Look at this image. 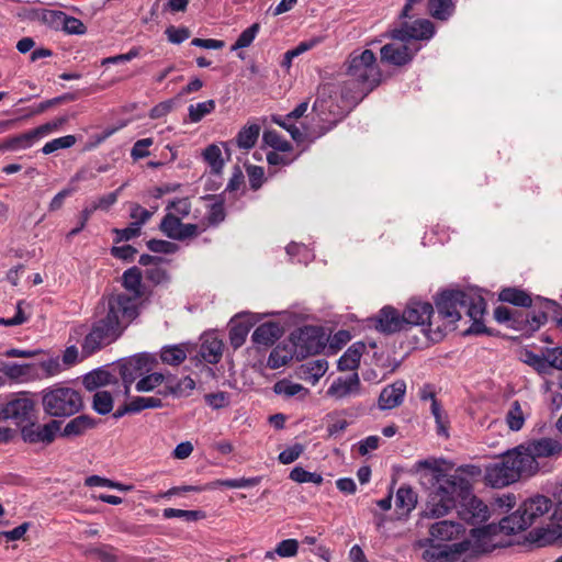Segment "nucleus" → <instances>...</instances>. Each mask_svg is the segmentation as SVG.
I'll return each instance as SVG.
<instances>
[{
	"mask_svg": "<svg viewBox=\"0 0 562 562\" xmlns=\"http://www.w3.org/2000/svg\"><path fill=\"white\" fill-rule=\"evenodd\" d=\"M551 506V499L543 495L526 499L514 513L501 520V530L507 536L525 531L543 517Z\"/></svg>",
	"mask_w": 562,
	"mask_h": 562,
	"instance_id": "nucleus-7",
	"label": "nucleus"
},
{
	"mask_svg": "<svg viewBox=\"0 0 562 562\" xmlns=\"http://www.w3.org/2000/svg\"><path fill=\"white\" fill-rule=\"evenodd\" d=\"M528 539L531 542L538 543L540 547H562V527L560 525H552L548 527L535 528L529 532Z\"/></svg>",
	"mask_w": 562,
	"mask_h": 562,
	"instance_id": "nucleus-27",
	"label": "nucleus"
},
{
	"mask_svg": "<svg viewBox=\"0 0 562 562\" xmlns=\"http://www.w3.org/2000/svg\"><path fill=\"white\" fill-rule=\"evenodd\" d=\"M435 34L434 23L429 20H416L409 24L403 22L400 27H395L389 32V37L401 42L409 40H429Z\"/></svg>",
	"mask_w": 562,
	"mask_h": 562,
	"instance_id": "nucleus-17",
	"label": "nucleus"
},
{
	"mask_svg": "<svg viewBox=\"0 0 562 562\" xmlns=\"http://www.w3.org/2000/svg\"><path fill=\"white\" fill-rule=\"evenodd\" d=\"M290 479L297 483L322 484L323 476L316 472H308L302 467H295L290 472Z\"/></svg>",
	"mask_w": 562,
	"mask_h": 562,
	"instance_id": "nucleus-54",
	"label": "nucleus"
},
{
	"mask_svg": "<svg viewBox=\"0 0 562 562\" xmlns=\"http://www.w3.org/2000/svg\"><path fill=\"white\" fill-rule=\"evenodd\" d=\"M113 404V396L109 391H97L92 396V409L99 415L110 414Z\"/></svg>",
	"mask_w": 562,
	"mask_h": 562,
	"instance_id": "nucleus-41",
	"label": "nucleus"
},
{
	"mask_svg": "<svg viewBox=\"0 0 562 562\" xmlns=\"http://www.w3.org/2000/svg\"><path fill=\"white\" fill-rule=\"evenodd\" d=\"M41 395L43 411L53 419L75 416L85 408L81 392L61 383L44 389Z\"/></svg>",
	"mask_w": 562,
	"mask_h": 562,
	"instance_id": "nucleus-5",
	"label": "nucleus"
},
{
	"mask_svg": "<svg viewBox=\"0 0 562 562\" xmlns=\"http://www.w3.org/2000/svg\"><path fill=\"white\" fill-rule=\"evenodd\" d=\"M366 350V345L361 341L351 345L338 359L337 368L339 371H352L360 364V359Z\"/></svg>",
	"mask_w": 562,
	"mask_h": 562,
	"instance_id": "nucleus-30",
	"label": "nucleus"
},
{
	"mask_svg": "<svg viewBox=\"0 0 562 562\" xmlns=\"http://www.w3.org/2000/svg\"><path fill=\"white\" fill-rule=\"evenodd\" d=\"M414 469L417 472L427 470L437 484L427 503V514L430 517L439 518L457 508L459 518L469 525H481L488 520V506L472 493L471 482L462 475H479V467L463 465L453 474H447L436 459H425L417 461Z\"/></svg>",
	"mask_w": 562,
	"mask_h": 562,
	"instance_id": "nucleus-2",
	"label": "nucleus"
},
{
	"mask_svg": "<svg viewBox=\"0 0 562 562\" xmlns=\"http://www.w3.org/2000/svg\"><path fill=\"white\" fill-rule=\"evenodd\" d=\"M162 516L166 519L183 518L187 521H198V520L204 519L206 517V514L203 510L165 508L162 510Z\"/></svg>",
	"mask_w": 562,
	"mask_h": 562,
	"instance_id": "nucleus-48",
	"label": "nucleus"
},
{
	"mask_svg": "<svg viewBox=\"0 0 562 562\" xmlns=\"http://www.w3.org/2000/svg\"><path fill=\"white\" fill-rule=\"evenodd\" d=\"M165 380L161 373L154 372L143 375V378L136 383V390L138 392H149L156 386L160 385Z\"/></svg>",
	"mask_w": 562,
	"mask_h": 562,
	"instance_id": "nucleus-59",
	"label": "nucleus"
},
{
	"mask_svg": "<svg viewBox=\"0 0 562 562\" xmlns=\"http://www.w3.org/2000/svg\"><path fill=\"white\" fill-rule=\"evenodd\" d=\"M427 9L429 14L439 21H447L456 11L452 0H428Z\"/></svg>",
	"mask_w": 562,
	"mask_h": 562,
	"instance_id": "nucleus-37",
	"label": "nucleus"
},
{
	"mask_svg": "<svg viewBox=\"0 0 562 562\" xmlns=\"http://www.w3.org/2000/svg\"><path fill=\"white\" fill-rule=\"evenodd\" d=\"M187 358V351L183 345L165 346L160 351V359L164 363L179 366Z\"/></svg>",
	"mask_w": 562,
	"mask_h": 562,
	"instance_id": "nucleus-39",
	"label": "nucleus"
},
{
	"mask_svg": "<svg viewBox=\"0 0 562 562\" xmlns=\"http://www.w3.org/2000/svg\"><path fill=\"white\" fill-rule=\"evenodd\" d=\"M224 345L221 339L212 337L205 339L199 350V356L202 360L210 364H216L221 361L223 355Z\"/></svg>",
	"mask_w": 562,
	"mask_h": 562,
	"instance_id": "nucleus-34",
	"label": "nucleus"
},
{
	"mask_svg": "<svg viewBox=\"0 0 562 562\" xmlns=\"http://www.w3.org/2000/svg\"><path fill=\"white\" fill-rule=\"evenodd\" d=\"M347 80L342 82L345 98L352 103L361 102L382 81V72L371 49L353 52L346 61Z\"/></svg>",
	"mask_w": 562,
	"mask_h": 562,
	"instance_id": "nucleus-3",
	"label": "nucleus"
},
{
	"mask_svg": "<svg viewBox=\"0 0 562 562\" xmlns=\"http://www.w3.org/2000/svg\"><path fill=\"white\" fill-rule=\"evenodd\" d=\"M525 363L532 367L539 373H548V364L546 362V356L537 355L533 351L525 350L521 353Z\"/></svg>",
	"mask_w": 562,
	"mask_h": 562,
	"instance_id": "nucleus-60",
	"label": "nucleus"
},
{
	"mask_svg": "<svg viewBox=\"0 0 562 562\" xmlns=\"http://www.w3.org/2000/svg\"><path fill=\"white\" fill-rule=\"evenodd\" d=\"M60 425L61 423L57 419H50L44 425L31 420L29 424L22 426L21 436L27 443H43L48 446L60 431Z\"/></svg>",
	"mask_w": 562,
	"mask_h": 562,
	"instance_id": "nucleus-16",
	"label": "nucleus"
},
{
	"mask_svg": "<svg viewBox=\"0 0 562 562\" xmlns=\"http://www.w3.org/2000/svg\"><path fill=\"white\" fill-rule=\"evenodd\" d=\"M101 423L100 419L91 417L87 414L78 415L71 418L60 430L59 435L64 438H76L87 434V431L94 429Z\"/></svg>",
	"mask_w": 562,
	"mask_h": 562,
	"instance_id": "nucleus-26",
	"label": "nucleus"
},
{
	"mask_svg": "<svg viewBox=\"0 0 562 562\" xmlns=\"http://www.w3.org/2000/svg\"><path fill=\"white\" fill-rule=\"evenodd\" d=\"M259 483L258 477H239L228 480H216L206 485V488L227 487V488H245L251 487Z\"/></svg>",
	"mask_w": 562,
	"mask_h": 562,
	"instance_id": "nucleus-44",
	"label": "nucleus"
},
{
	"mask_svg": "<svg viewBox=\"0 0 562 562\" xmlns=\"http://www.w3.org/2000/svg\"><path fill=\"white\" fill-rule=\"evenodd\" d=\"M406 44L389 43L381 47V61L393 66H405L412 61L415 55Z\"/></svg>",
	"mask_w": 562,
	"mask_h": 562,
	"instance_id": "nucleus-23",
	"label": "nucleus"
},
{
	"mask_svg": "<svg viewBox=\"0 0 562 562\" xmlns=\"http://www.w3.org/2000/svg\"><path fill=\"white\" fill-rule=\"evenodd\" d=\"M203 157L214 173H220L222 171L224 160L222 158V151L217 145H209L203 151Z\"/></svg>",
	"mask_w": 562,
	"mask_h": 562,
	"instance_id": "nucleus-51",
	"label": "nucleus"
},
{
	"mask_svg": "<svg viewBox=\"0 0 562 562\" xmlns=\"http://www.w3.org/2000/svg\"><path fill=\"white\" fill-rule=\"evenodd\" d=\"M498 300L519 307H531L533 305V300L529 293L512 286L504 288L498 294Z\"/></svg>",
	"mask_w": 562,
	"mask_h": 562,
	"instance_id": "nucleus-33",
	"label": "nucleus"
},
{
	"mask_svg": "<svg viewBox=\"0 0 562 562\" xmlns=\"http://www.w3.org/2000/svg\"><path fill=\"white\" fill-rule=\"evenodd\" d=\"M306 380L318 381L327 371L328 362L325 359L310 361L301 367Z\"/></svg>",
	"mask_w": 562,
	"mask_h": 562,
	"instance_id": "nucleus-43",
	"label": "nucleus"
},
{
	"mask_svg": "<svg viewBox=\"0 0 562 562\" xmlns=\"http://www.w3.org/2000/svg\"><path fill=\"white\" fill-rule=\"evenodd\" d=\"M283 333L284 330L279 323L266 322L254 330L251 340L258 349H266L273 346L282 337Z\"/></svg>",
	"mask_w": 562,
	"mask_h": 562,
	"instance_id": "nucleus-24",
	"label": "nucleus"
},
{
	"mask_svg": "<svg viewBox=\"0 0 562 562\" xmlns=\"http://www.w3.org/2000/svg\"><path fill=\"white\" fill-rule=\"evenodd\" d=\"M374 322L375 328L387 335L408 329L403 313H400L398 310L390 305L380 310L374 317Z\"/></svg>",
	"mask_w": 562,
	"mask_h": 562,
	"instance_id": "nucleus-20",
	"label": "nucleus"
},
{
	"mask_svg": "<svg viewBox=\"0 0 562 562\" xmlns=\"http://www.w3.org/2000/svg\"><path fill=\"white\" fill-rule=\"evenodd\" d=\"M480 294L473 290H443L435 297V305L438 317L454 325L461 319V308H470L474 303V297Z\"/></svg>",
	"mask_w": 562,
	"mask_h": 562,
	"instance_id": "nucleus-8",
	"label": "nucleus"
},
{
	"mask_svg": "<svg viewBox=\"0 0 562 562\" xmlns=\"http://www.w3.org/2000/svg\"><path fill=\"white\" fill-rule=\"evenodd\" d=\"M321 42H322L321 37H315V38H312V40H308V41L301 42L295 48L290 49V50H288L284 54L282 66H288L289 67L291 65V61H292V59L294 57H297L302 53L312 49L313 47H315Z\"/></svg>",
	"mask_w": 562,
	"mask_h": 562,
	"instance_id": "nucleus-55",
	"label": "nucleus"
},
{
	"mask_svg": "<svg viewBox=\"0 0 562 562\" xmlns=\"http://www.w3.org/2000/svg\"><path fill=\"white\" fill-rule=\"evenodd\" d=\"M121 279L128 294L115 292L101 297L90 330L81 344L86 357L116 341L139 315V304L146 294L140 269L133 266L123 272Z\"/></svg>",
	"mask_w": 562,
	"mask_h": 562,
	"instance_id": "nucleus-1",
	"label": "nucleus"
},
{
	"mask_svg": "<svg viewBox=\"0 0 562 562\" xmlns=\"http://www.w3.org/2000/svg\"><path fill=\"white\" fill-rule=\"evenodd\" d=\"M216 108L215 101L210 99L196 104H191L188 109L189 119L192 123L200 122L205 115L212 113Z\"/></svg>",
	"mask_w": 562,
	"mask_h": 562,
	"instance_id": "nucleus-49",
	"label": "nucleus"
},
{
	"mask_svg": "<svg viewBox=\"0 0 562 562\" xmlns=\"http://www.w3.org/2000/svg\"><path fill=\"white\" fill-rule=\"evenodd\" d=\"M156 363V358L147 352L137 353L120 360L117 362V369L123 380L125 392L127 393L130 391L131 384L137 378L150 372Z\"/></svg>",
	"mask_w": 562,
	"mask_h": 562,
	"instance_id": "nucleus-11",
	"label": "nucleus"
},
{
	"mask_svg": "<svg viewBox=\"0 0 562 562\" xmlns=\"http://www.w3.org/2000/svg\"><path fill=\"white\" fill-rule=\"evenodd\" d=\"M434 312L431 303L412 299L402 313L408 329L413 326H426L429 331L434 330L442 334L443 329L439 325L432 328L435 325Z\"/></svg>",
	"mask_w": 562,
	"mask_h": 562,
	"instance_id": "nucleus-13",
	"label": "nucleus"
},
{
	"mask_svg": "<svg viewBox=\"0 0 562 562\" xmlns=\"http://www.w3.org/2000/svg\"><path fill=\"white\" fill-rule=\"evenodd\" d=\"M289 344L294 350L297 360L317 355L325 348L323 329L318 326L301 327L291 333Z\"/></svg>",
	"mask_w": 562,
	"mask_h": 562,
	"instance_id": "nucleus-9",
	"label": "nucleus"
},
{
	"mask_svg": "<svg viewBox=\"0 0 562 562\" xmlns=\"http://www.w3.org/2000/svg\"><path fill=\"white\" fill-rule=\"evenodd\" d=\"M465 533L462 524L453 520H440L432 524L429 528L430 542H449L459 539Z\"/></svg>",
	"mask_w": 562,
	"mask_h": 562,
	"instance_id": "nucleus-21",
	"label": "nucleus"
},
{
	"mask_svg": "<svg viewBox=\"0 0 562 562\" xmlns=\"http://www.w3.org/2000/svg\"><path fill=\"white\" fill-rule=\"evenodd\" d=\"M260 126L258 124H250L244 126L236 136V145L243 149L252 148L259 137Z\"/></svg>",
	"mask_w": 562,
	"mask_h": 562,
	"instance_id": "nucleus-38",
	"label": "nucleus"
},
{
	"mask_svg": "<svg viewBox=\"0 0 562 562\" xmlns=\"http://www.w3.org/2000/svg\"><path fill=\"white\" fill-rule=\"evenodd\" d=\"M360 389V379L357 372L348 376L337 378L328 387L327 394L338 400L344 398L350 394H356Z\"/></svg>",
	"mask_w": 562,
	"mask_h": 562,
	"instance_id": "nucleus-28",
	"label": "nucleus"
},
{
	"mask_svg": "<svg viewBox=\"0 0 562 562\" xmlns=\"http://www.w3.org/2000/svg\"><path fill=\"white\" fill-rule=\"evenodd\" d=\"M521 452L522 458H532L531 473L536 474L539 470L538 458H550L559 454L561 450V443L552 438H540L530 440L524 445L517 447Z\"/></svg>",
	"mask_w": 562,
	"mask_h": 562,
	"instance_id": "nucleus-14",
	"label": "nucleus"
},
{
	"mask_svg": "<svg viewBox=\"0 0 562 562\" xmlns=\"http://www.w3.org/2000/svg\"><path fill=\"white\" fill-rule=\"evenodd\" d=\"M146 245L150 251L158 254H175L179 248L175 243L156 238L149 239Z\"/></svg>",
	"mask_w": 562,
	"mask_h": 562,
	"instance_id": "nucleus-64",
	"label": "nucleus"
},
{
	"mask_svg": "<svg viewBox=\"0 0 562 562\" xmlns=\"http://www.w3.org/2000/svg\"><path fill=\"white\" fill-rule=\"evenodd\" d=\"M119 550L111 544H89L85 548L83 554L99 562H120Z\"/></svg>",
	"mask_w": 562,
	"mask_h": 562,
	"instance_id": "nucleus-32",
	"label": "nucleus"
},
{
	"mask_svg": "<svg viewBox=\"0 0 562 562\" xmlns=\"http://www.w3.org/2000/svg\"><path fill=\"white\" fill-rule=\"evenodd\" d=\"M76 140L77 139L74 135H66L63 137L52 139L43 146L42 153L45 155H49L58 149L70 148L76 144Z\"/></svg>",
	"mask_w": 562,
	"mask_h": 562,
	"instance_id": "nucleus-56",
	"label": "nucleus"
},
{
	"mask_svg": "<svg viewBox=\"0 0 562 562\" xmlns=\"http://www.w3.org/2000/svg\"><path fill=\"white\" fill-rule=\"evenodd\" d=\"M292 120L293 119H286V115H272V122L288 131L292 139L297 144L303 143L304 140H308L310 143H314L316 140L312 139V136L310 135L313 127L304 126V131H301L295 124L291 123Z\"/></svg>",
	"mask_w": 562,
	"mask_h": 562,
	"instance_id": "nucleus-31",
	"label": "nucleus"
},
{
	"mask_svg": "<svg viewBox=\"0 0 562 562\" xmlns=\"http://www.w3.org/2000/svg\"><path fill=\"white\" fill-rule=\"evenodd\" d=\"M195 387V382L190 376H184L182 379L177 378H167L164 390H160L158 393L161 395H172L176 397L189 396L191 392Z\"/></svg>",
	"mask_w": 562,
	"mask_h": 562,
	"instance_id": "nucleus-29",
	"label": "nucleus"
},
{
	"mask_svg": "<svg viewBox=\"0 0 562 562\" xmlns=\"http://www.w3.org/2000/svg\"><path fill=\"white\" fill-rule=\"evenodd\" d=\"M295 357L294 350L290 344H279L270 352L267 366L270 369H279L285 366Z\"/></svg>",
	"mask_w": 562,
	"mask_h": 562,
	"instance_id": "nucleus-35",
	"label": "nucleus"
},
{
	"mask_svg": "<svg viewBox=\"0 0 562 562\" xmlns=\"http://www.w3.org/2000/svg\"><path fill=\"white\" fill-rule=\"evenodd\" d=\"M406 393V383L403 380H396L386 385L380 393L378 405L382 411L392 409L400 406Z\"/></svg>",
	"mask_w": 562,
	"mask_h": 562,
	"instance_id": "nucleus-25",
	"label": "nucleus"
},
{
	"mask_svg": "<svg viewBox=\"0 0 562 562\" xmlns=\"http://www.w3.org/2000/svg\"><path fill=\"white\" fill-rule=\"evenodd\" d=\"M468 541H459L452 544L431 542L429 548L423 552L426 562H456L461 554L469 550Z\"/></svg>",
	"mask_w": 562,
	"mask_h": 562,
	"instance_id": "nucleus-18",
	"label": "nucleus"
},
{
	"mask_svg": "<svg viewBox=\"0 0 562 562\" xmlns=\"http://www.w3.org/2000/svg\"><path fill=\"white\" fill-rule=\"evenodd\" d=\"M66 13L57 10H42L41 20L50 29L63 31L64 19Z\"/></svg>",
	"mask_w": 562,
	"mask_h": 562,
	"instance_id": "nucleus-58",
	"label": "nucleus"
},
{
	"mask_svg": "<svg viewBox=\"0 0 562 562\" xmlns=\"http://www.w3.org/2000/svg\"><path fill=\"white\" fill-rule=\"evenodd\" d=\"M225 216L224 201L222 199H216V201L210 205L205 221L210 226H217L225 220Z\"/></svg>",
	"mask_w": 562,
	"mask_h": 562,
	"instance_id": "nucleus-57",
	"label": "nucleus"
},
{
	"mask_svg": "<svg viewBox=\"0 0 562 562\" xmlns=\"http://www.w3.org/2000/svg\"><path fill=\"white\" fill-rule=\"evenodd\" d=\"M506 422L510 430L518 431L522 428L525 416L518 401H514L506 415Z\"/></svg>",
	"mask_w": 562,
	"mask_h": 562,
	"instance_id": "nucleus-52",
	"label": "nucleus"
},
{
	"mask_svg": "<svg viewBox=\"0 0 562 562\" xmlns=\"http://www.w3.org/2000/svg\"><path fill=\"white\" fill-rule=\"evenodd\" d=\"M159 229L170 239L183 241L196 237L200 234L199 226L191 223H182L180 217L168 212L159 224Z\"/></svg>",
	"mask_w": 562,
	"mask_h": 562,
	"instance_id": "nucleus-19",
	"label": "nucleus"
},
{
	"mask_svg": "<svg viewBox=\"0 0 562 562\" xmlns=\"http://www.w3.org/2000/svg\"><path fill=\"white\" fill-rule=\"evenodd\" d=\"M429 397L431 401V413L435 417L437 424V434L440 436H448V420L447 415L442 412L440 403L435 396L434 392L429 393Z\"/></svg>",
	"mask_w": 562,
	"mask_h": 562,
	"instance_id": "nucleus-47",
	"label": "nucleus"
},
{
	"mask_svg": "<svg viewBox=\"0 0 562 562\" xmlns=\"http://www.w3.org/2000/svg\"><path fill=\"white\" fill-rule=\"evenodd\" d=\"M486 311V302L484 297L480 294L474 297V303L467 310V315L472 319L471 326L464 330L463 335H482L486 334L488 336H493L494 331L486 327L483 322V316Z\"/></svg>",
	"mask_w": 562,
	"mask_h": 562,
	"instance_id": "nucleus-22",
	"label": "nucleus"
},
{
	"mask_svg": "<svg viewBox=\"0 0 562 562\" xmlns=\"http://www.w3.org/2000/svg\"><path fill=\"white\" fill-rule=\"evenodd\" d=\"M111 374L103 369H95L83 376L82 384L88 391H94L110 383Z\"/></svg>",
	"mask_w": 562,
	"mask_h": 562,
	"instance_id": "nucleus-40",
	"label": "nucleus"
},
{
	"mask_svg": "<svg viewBox=\"0 0 562 562\" xmlns=\"http://www.w3.org/2000/svg\"><path fill=\"white\" fill-rule=\"evenodd\" d=\"M2 412L7 415V419L13 420L16 426H24L34 417L35 402L30 393L19 392L2 405Z\"/></svg>",
	"mask_w": 562,
	"mask_h": 562,
	"instance_id": "nucleus-12",
	"label": "nucleus"
},
{
	"mask_svg": "<svg viewBox=\"0 0 562 562\" xmlns=\"http://www.w3.org/2000/svg\"><path fill=\"white\" fill-rule=\"evenodd\" d=\"M33 369L32 364L25 363V364H19V363H9L5 364L3 368V373L9 379H21L23 376H26L30 374L31 370Z\"/></svg>",
	"mask_w": 562,
	"mask_h": 562,
	"instance_id": "nucleus-62",
	"label": "nucleus"
},
{
	"mask_svg": "<svg viewBox=\"0 0 562 562\" xmlns=\"http://www.w3.org/2000/svg\"><path fill=\"white\" fill-rule=\"evenodd\" d=\"M273 392L278 395H284L285 397H293L301 393L303 396H305L308 394V389L304 387L302 384L293 383L290 380L282 379L274 383Z\"/></svg>",
	"mask_w": 562,
	"mask_h": 562,
	"instance_id": "nucleus-42",
	"label": "nucleus"
},
{
	"mask_svg": "<svg viewBox=\"0 0 562 562\" xmlns=\"http://www.w3.org/2000/svg\"><path fill=\"white\" fill-rule=\"evenodd\" d=\"M154 215V212L144 209L137 203H133L131 206L130 217L134 220V226H138L142 228V226L147 223L151 216Z\"/></svg>",
	"mask_w": 562,
	"mask_h": 562,
	"instance_id": "nucleus-63",
	"label": "nucleus"
},
{
	"mask_svg": "<svg viewBox=\"0 0 562 562\" xmlns=\"http://www.w3.org/2000/svg\"><path fill=\"white\" fill-rule=\"evenodd\" d=\"M503 532L501 530V522L498 525L488 524L482 527L472 528L470 530L471 539H463L462 541H468L469 550L471 552L472 558H477L481 554L491 552L494 548L492 543L493 538Z\"/></svg>",
	"mask_w": 562,
	"mask_h": 562,
	"instance_id": "nucleus-15",
	"label": "nucleus"
},
{
	"mask_svg": "<svg viewBox=\"0 0 562 562\" xmlns=\"http://www.w3.org/2000/svg\"><path fill=\"white\" fill-rule=\"evenodd\" d=\"M251 324L247 322L235 323L229 329V342L234 349L240 348L248 336Z\"/></svg>",
	"mask_w": 562,
	"mask_h": 562,
	"instance_id": "nucleus-45",
	"label": "nucleus"
},
{
	"mask_svg": "<svg viewBox=\"0 0 562 562\" xmlns=\"http://www.w3.org/2000/svg\"><path fill=\"white\" fill-rule=\"evenodd\" d=\"M357 104L345 98L342 86L338 95L336 85L331 82L321 85L312 106L319 122L310 133L312 139H318L330 132Z\"/></svg>",
	"mask_w": 562,
	"mask_h": 562,
	"instance_id": "nucleus-4",
	"label": "nucleus"
},
{
	"mask_svg": "<svg viewBox=\"0 0 562 562\" xmlns=\"http://www.w3.org/2000/svg\"><path fill=\"white\" fill-rule=\"evenodd\" d=\"M260 31V24L254 23L246 30H244L239 36L237 37L236 42L232 45V50H237L241 48H246L251 45L254 40L256 38L257 34Z\"/></svg>",
	"mask_w": 562,
	"mask_h": 562,
	"instance_id": "nucleus-53",
	"label": "nucleus"
},
{
	"mask_svg": "<svg viewBox=\"0 0 562 562\" xmlns=\"http://www.w3.org/2000/svg\"><path fill=\"white\" fill-rule=\"evenodd\" d=\"M522 458L517 447L507 451L499 461L486 467V482L493 487H504L522 476H531L532 458Z\"/></svg>",
	"mask_w": 562,
	"mask_h": 562,
	"instance_id": "nucleus-6",
	"label": "nucleus"
},
{
	"mask_svg": "<svg viewBox=\"0 0 562 562\" xmlns=\"http://www.w3.org/2000/svg\"><path fill=\"white\" fill-rule=\"evenodd\" d=\"M417 505V494L408 485H402L395 497V506L401 514H409Z\"/></svg>",
	"mask_w": 562,
	"mask_h": 562,
	"instance_id": "nucleus-36",
	"label": "nucleus"
},
{
	"mask_svg": "<svg viewBox=\"0 0 562 562\" xmlns=\"http://www.w3.org/2000/svg\"><path fill=\"white\" fill-rule=\"evenodd\" d=\"M34 144L31 131L9 137L3 140V148L8 150H18L30 148Z\"/></svg>",
	"mask_w": 562,
	"mask_h": 562,
	"instance_id": "nucleus-50",
	"label": "nucleus"
},
{
	"mask_svg": "<svg viewBox=\"0 0 562 562\" xmlns=\"http://www.w3.org/2000/svg\"><path fill=\"white\" fill-rule=\"evenodd\" d=\"M536 300L540 302V308L538 311H513L512 318L508 324L509 328L531 335L547 323V310L560 307L553 300L542 299L540 296Z\"/></svg>",
	"mask_w": 562,
	"mask_h": 562,
	"instance_id": "nucleus-10",
	"label": "nucleus"
},
{
	"mask_svg": "<svg viewBox=\"0 0 562 562\" xmlns=\"http://www.w3.org/2000/svg\"><path fill=\"white\" fill-rule=\"evenodd\" d=\"M125 184L121 186L113 192L100 196L97 201L92 202L89 206L93 212L97 210L108 211L113 204L116 203L120 192L123 190Z\"/></svg>",
	"mask_w": 562,
	"mask_h": 562,
	"instance_id": "nucleus-61",
	"label": "nucleus"
},
{
	"mask_svg": "<svg viewBox=\"0 0 562 562\" xmlns=\"http://www.w3.org/2000/svg\"><path fill=\"white\" fill-rule=\"evenodd\" d=\"M262 140L266 145L273 148L276 151H291L292 145L290 142L284 139L277 131L267 130L263 132Z\"/></svg>",
	"mask_w": 562,
	"mask_h": 562,
	"instance_id": "nucleus-46",
	"label": "nucleus"
}]
</instances>
